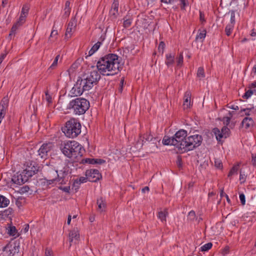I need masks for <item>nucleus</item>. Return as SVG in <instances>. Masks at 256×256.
I'll return each instance as SVG.
<instances>
[{
	"label": "nucleus",
	"instance_id": "nucleus-47",
	"mask_svg": "<svg viewBox=\"0 0 256 256\" xmlns=\"http://www.w3.org/2000/svg\"><path fill=\"white\" fill-rule=\"evenodd\" d=\"M59 57H60V55H58V56L56 57V58H55V59H54V61L53 63H52V64L50 66V68H54V67H56V66H57V64H58V58H59Z\"/></svg>",
	"mask_w": 256,
	"mask_h": 256
},
{
	"label": "nucleus",
	"instance_id": "nucleus-16",
	"mask_svg": "<svg viewBox=\"0 0 256 256\" xmlns=\"http://www.w3.org/2000/svg\"><path fill=\"white\" fill-rule=\"evenodd\" d=\"M76 21L75 18H72L70 21L69 22L66 32L65 34V36L67 38H70L72 36V30L76 28Z\"/></svg>",
	"mask_w": 256,
	"mask_h": 256
},
{
	"label": "nucleus",
	"instance_id": "nucleus-39",
	"mask_svg": "<svg viewBox=\"0 0 256 256\" xmlns=\"http://www.w3.org/2000/svg\"><path fill=\"white\" fill-rule=\"evenodd\" d=\"M214 166L218 168L222 169V161L218 159L215 158Z\"/></svg>",
	"mask_w": 256,
	"mask_h": 256
},
{
	"label": "nucleus",
	"instance_id": "nucleus-63",
	"mask_svg": "<svg viewBox=\"0 0 256 256\" xmlns=\"http://www.w3.org/2000/svg\"><path fill=\"white\" fill-rule=\"evenodd\" d=\"M252 74H254L252 75V77L254 78V77L256 76V64L254 65L252 68Z\"/></svg>",
	"mask_w": 256,
	"mask_h": 256
},
{
	"label": "nucleus",
	"instance_id": "nucleus-31",
	"mask_svg": "<svg viewBox=\"0 0 256 256\" xmlns=\"http://www.w3.org/2000/svg\"><path fill=\"white\" fill-rule=\"evenodd\" d=\"M230 130L226 126H224L221 130L222 138H226L228 136Z\"/></svg>",
	"mask_w": 256,
	"mask_h": 256
},
{
	"label": "nucleus",
	"instance_id": "nucleus-38",
	"mask_svg": "<svg viewBox=\"0 0 256 256\" xmlns=\"http://www.w3.org/2000/svg\"><path fill=\"white\" fill-rule=\"evenodd\" d=\"M234 27L233 24H228L225 28V32L227 36H229L231 34V31Z\"/></svg>",
	"mask_w": 256,
	"mask_h": 256
},
{
	"label": "nucleus",
	"instance_id": "nucleus-33",
	"mask_svg": "<svg viewBox=\"0 0 256 256\" xmlns=\"http://www.w3.org/2000/svg\"><path fill=\"white\" fill-rule=\"evenodd\" d=\"M239 166H240L239 164L234 166L230 170V172H229L228 176H230L233 175L234 173H236L238 170Z\"/></svg>",
	"mask_w": 256,
	"mask_h": 256
},
{
	"label": "nucleus",
	"instance_id": "nucleus-18",
	"mask_svg": "<svg viewBox=\"0 0 256 256\" xmlns=\"http://www.w3.org/2000/svg\"><path fill=\"white\" fill-rule=\"evenodd\" d=\"M144 138L146 139L147 141H152V142L149 143L148 146L152 149V150H155L158 148V146L156 144V139L152 137L150 134L146 135V137H144Z\"/></svg>",
	"mask_w": 256,
	"mask_h": 256
},
{
	"label": "nucleus",
	"instance_id": "nucleus-20",
	"mask_svg": "<svg viewBox=\"0 0 256 256\" xmlns=\"http://www.w3.org/2000/svg\"><path fill=\"white\" fill-rule=\"evenodd\" d=\"M254 122L251 118L246 117L242 122V124L246 128H250L253 126Z\"/></svg>",
	"mask_w": 256,
	"mask_h": 256
},
{
	"label": "nucleus",
	"instance_id": "nucleus-42",
	"mask_svg": "<svg viewBox=\"0 0 256 256\" xmlns=\"http://www.w3.org/2000/svg\"><path fill=\"white\" fill-rule=\"evenodd\" d=\"M177 65L178 66H180L182 65L183 62V56L182 53H180L177 60Z\"/></svg>",
	"mask_w": 256,
	"mask_h": 256
},
{
	"label": "nucleus",
	"instance_id": "nucleus-11",
	"mask_svg": "<svg viewBox=\"0 0 256 256\" xmlns=\"http://www.w3.org/2000/svg\"><path fill=\"white\" fill-rule=\"evenodd\" d=\"M26 176L27 175L24 174V171L22 174L16 173L12 176V181L14 184L21 185L28 180V178Z\"/></svg>",
	"mask_w": 256,
	"mask_h": 256
},
{
	"label": "nucleus",
	"instance_id": "nucleus-27",
	"mask_svg": "<svg viewBox=\"0 0 256 256\" xmlns=\"http://www.w3.org/2000/svg\"><path fill=\"white\" fill-rule=\"evenodd\" d=\"M102 42H98L96 44H95L91 48L88 52V56H90L92 54H94L100 48Z\"/></svg>",
	"mask_w": 256,
	"mask_h": 256
},
{
	"label": "nucleus",
	"instance_id": "nucleus-5",
	"mask_svg": "<svg viewBox=\"0 0 256 256\" xmlns=\"http://www.w3.org/2000/svg\"><path fill=\"white\" fill-rule=\"evenodd\" d=\"M90 107V103L86 99L78 98L72 100L68 104V108L72 109L76 114H84Z\"/></svg>",
	"mask_w": 256,
	"mask_h": 256
},
{
	"label": "nucleus",
	"instance_id": "nucleus-37",
	"mask_svg": "<svg viewBox=\"0 0 256 256\" xmlns=\"http://www.w3.org/2000/svg\"><path fill=\"white\" fill-rule=\"evenodd\" d=\"M197 76L200 78L204 77V70L202 67H200L198 68V72H197Z\"/></svg>",
	"mask_w": 256,
	"mask_h": 256
},
{
	"label": "nucleus",
	"instance_id": "nucleus-62",
	"mask_svg": "<svg viewBox=\"0 0 256 256\" xmlns=\"http://www.w3.org/2000/svg\"><path fill=\"white\" fill-rule=\"evenodd\" d=\"M29 228H30L29 224H26L24 226V228H23L22 230L24 231V233H26L28 232Z\"/></svg>",
	"mask_w": 256,
	"mask_h": 256
},
{
	"label": "nucleus",
	"instance_id": "nucleus-35",
	"mask_svg": "<svg viewBox=\"0 0 256 256\" xmlns=\"http://www.w3.org/2000/svg\"><path fill=\"white\" fill-rule=\"evenodd\" d=\"M206 35V30H204L200 32L198 35L196 36V40H198V39L202 40L205 38Z\"/></svg>",
	"mask_w": 256,
	"mask_h": 256
},
{
	"label": "nucleus",
	"instance_id": "nucleus-4",
	"mask_svg": "<svg viewBox=\"0 0 256 256\" xmlns=\"http://www.w3.org/2000/svg\"><path fill=\"white\" fill-rule=\"evenodd\" d=\"M81 128V124L78 120L71 118L66 123L62 130L67 137L74 138L80 134Z\"/></svg>",
	"mask_w": 256,
	"mask_h": 256
},
{
	"label": "nucleus",
	"instance_id": "nucleus-48",
	"mask_svg": "<svg viewBox=\"0 0 256 256\" xmlns=\"http://www.w3.org/2000/svg\"><path fill=\"white\" fill-rule=\"evenodd\" d=\"M246 176L244 174L242 173V172H240V180L241 181L240 183H244L246 181Z\"/></svg>",
	"mask_w": 256,
	"mask_h": 256
},
{
	"label": "nucleus",
	"instance_id": "nucleus-45",
	"mask_svg": "<svg viewBox=\"0 0 256 256\" xmlns=\"http://www.w3.org/2000/svg\"><path fill=\"white\" fill-rule=\"evenodd\" d=\"M196 218L195 212L193 210L190 211L188 214V218L190 220H193Z\"/></svg>",
	"mask_w": 256,
	"mask_h": 256
},
{
	"label": "nucleus",
	"instance_id": "nucleus-28",
	"mask_svg": "<svg viewBox=\"0 0 256 256\" xmlns=\"http://www.w3.org/2000/svg\"><path fill=\"white\" fill-rule=\"evenodd\" d=\"M70 2L69 1H66L65 4V8L64 9V16L65 17H68L70 14Z\"/></svg>",
	"mask_w": 256,
	"mask_h": 256
},
{
	"label": "nucleus",
	"instance_id": "nucleus-25",
	"mask_svg": "<svg viewBox=\"0 0 256 256\" xmlns=\"http://www.w3.org/2000/svg\"><path fill=\"white\" fill-rule=\"evenodd\" d=\"M168 215V212L166 209H165L164 211H160L158 213V218H160L162 222H166V217Z\"/></svg>",
	"mask_w": 256,
	"mask_h": 256
},
{
	"label": "nucleus",
	"instance_id": "nucleus-40",
	"mask_svg": "<svg viewBox=\"0 0 256 256\" xmlns=\"http://www.w3.org/2000/svg\"><path fill=\"white\" fill-rule=\"evenodd\" d=\"M254 94V91L253 90H247L244 94L243 96V98H246V99H248V98H249L252 94Z\"/></svg>",
	"mask_w": 256,
	"mask_h": 256
},
{
	"label": "nucleus",
	"instance_id": "nucleus-46",
	"mask_svg": "<svg viewBox=\"0 0 256 256\" xmlns=\"http://www.w3.org/2000/svg\"><path fill=\"white\" fill-rule=\"evenodd\" d=\"M16 232V230L14 226H11L8 230V234L12 236H14Z\"/></svg>",
	"mask_w": 256,
	"mask_h": 256
},
{
	"label": "nucleus",
	"instance_id": "nucleus-10",
	"mask_svg": "<svg viewBox=\"0 0 256 256\" xmlns=\"http://www.w3.org/2000/svg\"><path fill=\"white\" fill-rule=\"evenodd\" d=\"M40 166L35 162H30V165H28L26 168L24 170V174H26L28 178L32 177L36 174L39 170Z\"/></svg>",
	"mask_w": 256,
	"mask_h": 256
},
{
	"label": "nucleus",
	"instance_id": "nucleus-51",
	"mask_svg": "<svg viewBox=\"0 0 256 256\" xmlns=\"http://www.w3.org/2000/svg\"><path fill=\"white\" fill-rule=\"evenodd\" d=\"M164 43L163 42H161L158 46V50L160 52L162 51V53H163L164 48Z\"/></svg>",
	"mask_w": 256,
	"mask_h": 256
},
{
	"label": "nucleus",
	"instance_id": "nucleus-55",
	"mask_svg": "<svg viewBox=\"0 0 256 256\" xmlns=\"http://www.w3.org/2000/svg\"><path fill=\"white\" fill-rule=\"evenodd\" d=\"M180 8L182 10H184L185 8V6L186 5V0H180Z\"/></svg>",
	"mask_w": 256,
	"mask_h": 256
},
{
	"label": "nucleus",
	"instance_id": "nucleus-61",
	"mask_svg": "<svg viewBox=\"0 0 256 256\" xmlns=\"http://www.w3.org/2000/svg\"><path fill=\"white\" fill-rule=\"evenodd\" d=\"M46 100L48 102L50 103L52 102L51 96L48 94V92H46Z\"/></svg>",
	"mask_w": 256,
	"mask_h": 256
},
{
	"label": "nucleus",
	"instance_id": "nucleus-24",
	"mask_svg": "<svg viewBox=\"0 0 256 256\" xmlns=\"http://www.w3.org/2000/svg\"><path fill=\"white\" fill-rule=\"evenodd\" d=\"M174 56L171 54H168L166 55V64L170 66H172L174 63Z\"/></svg>",
	"mask_w": 256,
	"mask_h": 256
},
{
	"label": "nucleus",
	"instance_id": "nucleus-41",
	"mask_svg": "<svg viewBox=\"0 0 256 256\" xmlns=\"http://www.w3.org/2000/svg\"><path fill=\"white\" fill-rule=\"evenodd\" d=\"M29 6L27 4H24L22 10V14L27 15L29 10Z\"/></svg>",
	"mask_w": 256,
	"mask_h": 256
},
{
	"label": "nucleus",
	"instance_id": "nucleus-15",
	"mask_svg": "<svg viewBox=\"0 0 256 256\" xmlns=\"http://www.w3.org/2000/svg\"><path fill=\"white\" fill-rule=\"evenodd\" d=\"M86 78H88L90 82H92L93 84H96L100 78V74L96 70H93L90 72V74L88 75Z\"/></svg>",
	"mask_w": 256,
	"mask_h": 256
},
{
	"label": "nucleus",
	"instance_id": "nucleus-26",
	"mask_svg": "<svg viewBox=\"0 0 256 256\" xmlns=\"http://www.w3.org/2000/svg\"><path fill=\"white\" fill-rule=\"evenodd\" d=\"M9 202V200L2 196H0V208L7 206Z\"/></svg>",
	"mask_w": 256,
	"mask_h": 256
},
{
	"label": "nucleus",
	"instance_id": "nucleus-52",
	"mask_svg": "<svg viewBox=\"0 0 256 256\" xmlns=\"http://www.w3.org/2000/svg\"><path fill=\"white\" fill-rule=\"evenodd\" d=\"M240 202L242 205L245 204L246 200H245V196L244 194H240Z\"/></svg>",
	"mask_w": 256,
	"mask_h": 256
},
{
	"label": "nucleus",
	"instance_id": "nucleus-14",
	"mask_svg": "<svg viewBox=\"0 0 256 256\" xmlns=\"http://www.w3.org/2000/svg\"><path fill=\"white\" fill-rule=\"evenodd\" d=\"M79 238L80 234L78 228H76L71 230L69 233V242L70 243V246L72 245V242L74 241V243H76Z\"/></svg>",
	"mask_w": 256,
	"mask_h": 256
},
{
	"label": "nucleus",
	"instance_id": "nucleus-49",
	"mask_svg": "<svg viewBox=\"0 0 256 256\" xmlns=\"http://www.w3.org/2000/svg\"><path fill=\"white\" fill-rule=\"evenodd\" d=\"M118 3L116 1H114L112 4V10H115L118 11Z\"/></svg>",
	"mask_w": 256,
	"mask_h": 256
},
{
	"label": "nucleus",
	"instance_id": "nucleus-3",
	"mask_svg": "<svg viewBox=\"0 0 256 256\" xmlns=\"http://www.w3.org/2000/svg\"><path fill=\"white\" fill-rule=\"evenodd\" d=\"M186 136L187 132L180 130L171 138L165 136L162 140V143L164 145H172L179 149L184 150L185 144L184 143L186 142Z\"/></svg>",
	"mask_w": 256,
	"mask_h": 256
},
{
	"label": "nucleus",
	"instance_id": "nucleus-59",
	"mask_svg": "<svg viewBox=\"0 0 256 256\" xmlns=\"http://www.w3.org/2000/svg\"><path fill=\"white\" fill-rule=\"evenodd\" d=\"M52 250L48 248L46 250L45 256H52Z\"/></svg>",
	"mask_w": 256,
	"mask_h": 256
},
{
	"label": "nucleus",
	"instance_id": "nucleus-17",
	"mask_svg": "<svg viewBox=\"0 0 256 256\" xmlns=\"http://www.w3.org/2000/svg\"><path fill=\"white\" fill-rule=\"evenodd\" d=\"M190 97L191 92L190 91H186L184 96V108H189L190 106Z\"/></svg>",
	"mask_w": 256,
	"mask_h": 256
},
{
	"label": "nucleus",
	"instance_id": "nucleus-29",
	"mask_svg": "<svg viewBox=\"0 0 256 256\" xmlns=\"http://www.w3.org/2000/svg\"><path fill=\"white\" fill-rule=\"evenodd\" d=\"M212 132L216 135L217 140L220 141L221 138H222L221 130H220L218 128H216L213 129Z\"/></svg>",
	"mask_w": 256,
	"mask_h": 256
},
{
	"label": "nucleus",
	"instance_id": "nucleus-23",
	"mask_svg": "<svg viewBox=\"0 0 256 256\" xmlns=\"http://www.w3.org/2000/svg\"><path fill=\"white\" fill-rule=\"evenodd\" d=\"M85 163L90 164H102L105 162V160L102 159H94V158H86L83 160Z\"/></svg>",
	"mask_w": 256,
	"mask_h": 256
},
{
	"label": "nucleus",
	"instance_id": "nucleus-56",
	"mask_svg": "<svg viewBox=\"0 0 256 256\" xmlns=\"http://www.w3.org/2000/svg\"><path fill=\"white\" fill-rule=\"evenodd\" d=\"M253 108H254L252 107V108H244V109L241 110L240 112H245L246 115L248 116V115H250L249 112Z\"/></svg>",
	"mask_w": 256,
	"mask_h": 256
},
{
	"label": "nucleus",
	"instance_id": "nucleus-7",
	"mask_svg": "<svg viewBox=\"0 0 256 256\" xmlns=\"http://www.w3.org/2000/svg\"><path fill=\"white\" fill-rule=\"evenodd\" d=\"M202 140V136L199 134H194L188 136L186 139V142L184 143L185 144L184 151L193 150L201 144Z\"/></svg>",
	"mask_w": 256,
	"mask_h": 256
},
{
	"label": "nucleus",
	"instance_id": "nucleus-2",
	"mask_svg": "<svg viewBox=\"0 0 256 256\" xmlns=\"http://www.w3.org/2000/svg\"><path fill=\"white\" fill-rule=\"evenodd\" d=\"M60 148L62 154L69 158H75L82 156V146L74 140L62 142Z\"/></svg>",
	"mask_w": 256,
	"mask_h": 256
},
{
	"label": "nucleus",
	"instance_id": "nucleus-53",
	"mask_svg": "<svg viewBox=\"0 0 256 256\" xmlns=\"http://www.w3.org/2000/svg\"><path fill=\"white\" fill-rule=\"evenodd\" d=\"M30 190V188L27 186H24L21 188L20 191L22 193L28 192Z\"/></svg>",
	"mask_w": 256,
	"mask_h": 256
},
{
	"label": "nucleus",
	"instance_id": "nucleus-32",
	"mask_svg": "<svg viewBox=\"0 0 256 256\" xmlns=\"http://www.w3.org/2000/svg\"><path fill=\"white\" fill-rule=\"evenodd\" d=\"M88 179V177H84L82 176L79 179H76L74 180V186H75L76 184H80L81 183H84L86 182V180Z\"/></svg>",
	"mask_w": 256,
	"mask_h": 256
},
{
	"label": "nucleus",
	"instance_id": "nucleus-54",
	"mask_svg": "<svg viewBox=\"0 0 256 256\" xmlns=\"http://www.w3.org/2000/svg\"><path fill=\"white\" fill-rule=\"evenodd\" d=\"M227 106L228 108H230L234 110H238L239 109V108L238 106L234 105V104H228L227 105Z\"/></svg>",
	"mask_w": 256,
	"mask_h": 256
},
{
	"label": "nucleus",
	"instance_id": "nucleus-60",
	"mask_svg": "<svg viewBox=\"0 0 256 256\" xmlns=\"http://www.w3.org/2000/svg\"><path fill=\"white\" fill-rule=\"evenodd\" d=\"M174 0H160L162 2L166 3L167 4H173Z\"/></svg>",
	"mask_w": 256,
	"mask_h": 256
},
{
	"label": "nucleus",
	"instance_id": "nucleus-58",
	"mask_svg": "<svg viewBox=\"0 0 256 256\" xmlns=\"http://www.w3.org/2000/svg\"><path fill=\"white\" fill-rule=\"evenodd\" d=\"M176 164H177L178 167H179V168H180L182 166V158L180 156H178Z\"/></svg>",
	"mask_w": 256,
	"mask_h": 256
},
{
	"label": "nucleus",
	"instance_id": "nucleus-34",
	"mask_svg": "<svg viewBox=\"0 0 256 256\" xmlns=\"http://www.w3.org/2000/svg\"><path fill=\"white\" fill-rule=\"evenodd\" d=\"M20 26L18 25V22H16L15 24H14L11 29L10 32L8 36L10 38L12 35L14 34L17 28Z\"/></svg>",
	"mask_w": 256,
	"mask_h": 256
},
{
	"label": "nucleus",
	"instance_id": "nucleus-50",
	"mask_svg": "<svg viewBox=\"0 0 256 256\" xmlns=\"http://www.w3.org/2000/svg\"><path fill=\"white\" fill-rule=\"evenodd\" d=\"M230 120V117H228V116L224 117L223 118L224 124L226 125V126H227L229 124Z\"/></svg>",
	"mask_w": 256,
	"mask_h": 256
},
{
	"label": "nucleus",
	"instance_id": "nucleus-44",
	"mask_svg": "<svg viewBox=\"0 0 256 256\" xmlns=\"http://www.w3.org/2000/svg\"><path fill=\"white\" fill-rule=\"evenodd\" d=\"M132 24V20L130 19L124 20V26L126 28H128Z\"/></svg>",
	"mask_w": 256,
	"mask_h": 256
},
{
	"label": "nucleus",
	"instance_id": "nucleus-6",
	"mask_svg": "<svg viewBox=\"0 0 256 256\" xmlns=\"http://www.w3.org/2000/svg\"><path fill=\"white\" fill-rule=\"evenodd\" d=\"M94 86L92 82H90L88 78L84 76V78H79L76 82L72 90L74 92L77 90L76 95H81L84 91L89 90Z\"/></svg>",
	"mask_w": 256,
	"mask_h": 256
},
{
	"label": "nucleus",
	"instance_id": "nucleus-43",
	"mask_svg": "<svg viewBox=\"0 0 256 256\" xmlns=\"http://www.w3.org/2000/svg\"><path fill=\"white\" fill-rule=\"evenodd\" d=\"M23 14H21V15L19 18V20L17 22H18V25L21 26L24 22L25 20V18L26 17V14H24V16H22Z\"/></svg>",
	"mask_w": 256,
	"mask_h": 256
},
{
	"label": "nucleus",
	"instance_id": "nucleus-30",
	"mask_svg": "<svg viewBox=\"0 0 256 256\" xmlns=\"http://www.w3.org/2000/svg\"><path fill=\"white\" fill-rule=\"evenodd\" d=\"M58 31L56 30H53L51 32L48 41L49 42H53L54 40H56L57 38L56 36L58 35Z\"/></svg>",
	"mask_w": 256,
	"mask_h": 256
},
{
	"label": "nucleus",
	"instance_id": "nucleus-1",
	"mask_svg": "<svg viewBox=\"0 0 256 256\" xmlns=\"http://www.w3.org/2000/svg\"><path fill=\"white\" fill-rule=\"evenodd\" d=\"M96 66L102 75L113 76L117 74L120 70L118 57L115 54H108L100 59Z\"/></svg>",
	"mask_w": 256,
	"mask_h": 256
},
{
	"label": "nucleus",
	"instance_id": "nucleus-8",
	"mask_svg": "<svg viewBox=\"0 0 256 256\" xmlns=\"http://www.w3.org/2000/svg\"><path fill=\"white\" fill-rule=\"evenodd\" d=\"M56 176H58V170L48 168L46 172V176L44 178V184L46 186L56 184Z\"/></svg>",
	"mask_w": 256,
	"mask_h": 256
},
{
	"label": "nucleus",
	"instance_id": "nucleus-19",
	"mask_svg": "<svg viewBox=\"0 0 256 256\" xmlns=\"http://www.w3.org/2000/svg\"><path fill=\"white\" fill-rule=\"evenodd\" d=\"M96 204L98 206V210L100 212L105 211L106 203L105 200L102 197L98 198Z\"/></svg>",
	"mask_w": 256,
	"mask_h": 256
},
{
	"label": "nucleus",
	"instance_id": "nucleus-13",
	"mask_svg": "<svg viewBox=\"0 0 256 256\" xmlns=\"http://www.w3.org/2000/svg\"><path fill=\"white\" fill-rule=\"evenodd\" d=\"M68 174V170L66 168H64L62 170L58 172V176H56V184H65L68 181L66 177Z\"/></svg>",
	"mask_w": 256,
	"mask_h": 256
},
{
	"label": "nucleus",
	"instance_id": "nucleus-64",
	"mask_svg": "<svg viewBox=\"0 0 256 256\" xmlns=\"http://www.w3.org/2000/svg\"><path fill=\"white\" fill-rule=\"evenodd\" d=\"M8 0H2L1 6L4 8L8 4Z\"/></svg>",
	"mask_w": 256,
	"mask_h": 256
},
{
	"label": "nucleus",
	"instance_id": "nucleus-57",
	"mask_svg": "<svg viewBox=\"0 0 256 256\" xmlns=\"http://www.w3.org/2000/svg\"><path fill=\"white\" fill-rule=\"evenodd\" d=\"M110 14L112 16H113L114 18H116L118 14V11L115 10H110Z\"/></svg>",
	"mask_w": 256,
	"mask_h": 256
},
{
	"label": "nucleus",
	"instance_id": "nucleus-12",
	"mask_svg": "<svg viewBox=\"0 0 256 256\" xmlns=\"http://www.w3.org/2000/svg\"><path fill=\"white\" fill-rule=\"evenodd\" d=\"M86 175L88 176L89 181L96 182L101 178V174L99 171L96 169L88 170L86 172Z\"/></svg>",
	"mask_w": 256,
	"mask_h": 256
},
{
	"label": "nucleus",
	"instance_id": "nucleus-22",
	"mask_svg": "<svg viewBox=\"0 0 256 256\" xmlns=\"http://www.w3.org/2000/svg\"><path fill=\"white\" fill-rule=\"evenodd\" d=\"M9 99L8 96H4L0 104V110L1 111H6L8 105Z\"/></svg>",
	"mask_w": 256,
	"mask_h": 256
},
{
	"label": "nucleus",
	"instance_id": "nucleus-36",
	"mask_svg": "<svg viewBox=\"0 0 256 256\" xmlns=\"http://www.w3.org/2000/svg\"><path fill=\"white\" fill-rule=\"evenodd\" d=\"M212 244L211 242H208L201 247V250L205 252L209 250L212 246Z\"/></svg>",
	"mask_w": 256,
	"mask_h": 256
},
{
	"label": "nucleus",
	"instance_id": "nucleus-21",
	"mask_svg": "<svg viewBox=\"0 0 256 256\" xmlns=\"http://www.w3.org/2000/svg\"><path fill=\"white\" fill-rule=\"evenodd\" d=\"M3 251L9 252L8 254L14 256V254L16 252V246H12V244H8L3 248Z\"/></svg>",
	"mask_w": 256,
	"mask_h": 256
},
{
	"label": "nucleus",
	"instance_id": "nucleus-9",
	"mask_svg": "<svg viewBox=\"0 0 256 256\" xmlns=\"http://www.w3.org/2000/svg\"><path fill=\"white\" fill-rule=\"evenodd\" d=\"M54 145L52 142L44 144L38 150V154L42 158L46 159L48 153L52 148Z\"/></svg>",
	"mask_w": 256,
	"mask_h": 256
}]
</instances>
